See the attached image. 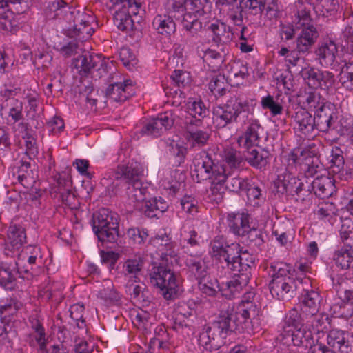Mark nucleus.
<instances>
[{"instance_id":"obj_1","label":"nucleus","mask_w":353,"mask_h":353,"mask_svg":"<svg viewBox=\"0 0 353 353\" xmlns=\"http://www.w3.org/2000/svg\"><path fill=\"white\" fill-rule=\"evenodd\" d=\"M217 318L201 334L199 344L210 351L225 344V339L235 332L252 331L251 318L256 314V305L244 296L236 311L226 303Z\"/></svg>"},{"instance_id":"obj_2","label":"nucleus","mask_w":353,"mask_h":353,"mask_svg":"<svg viewBox=\"0 0 353 353\" xmlns=\"http://www.w3.org/2000/svg\"><path fill=\"white\" fill-rule=\"evenodd\" d=\"M91 223L93 231L101 242H117L119 236V216L117 213L108 208H101L93 213Z\"/></svg>"},{"instance_id":"obj_3","label":"nucleus","mask_w":353,"mask_h":353,"mask_svg":"<svg viewBox=\"0 0 353 353\" xmlns=\"http://www.w3.org/2000/svg\"><path fill=\"white\" fill-rule=\"evenodd\" d=\"M150 283L159 289L160 294L166 300H172L181 293L179 276L169 267L154 266L149 273Z\"/></svg>"},{"instance_id":"obj_4","label":"nucleus","mask_w":353,"mask_h":353,"mask_svg":"<svg viewBox=\"0 0 353 353\" xmlns=\"http://www.w3.org/2000/svg\"><path fill=\"white\" fill-rule=\"evenodd\" d=\"M248 106V101L241 96L231 97L225 104L214 109L213 123L219 128H225L228 125L237 123L240 114Z\"/></svg>"},{"instance_id":"obj_5","label":"nucleus","mask_w":353,"mask_h":353,"mask_svg":"<svg viewBox=\"0 0 353 353\" xmlns=\"http://www.w3.org/2000/svg\"><path fill=\"white\" fill-rule=\"evenodd\" d=\"M212 256L219 261L223 268L236 272L239 267L237 263L240 245L237 243L226 244L218 239L213 240L210 243Z\"/></svg>"},{"instance_id":"obj_6","label":"nucleus","mask_w":353,"mask_h":353,"mask_svg":"<svg viewBox=\"0 0 353 353\" xmlns=\"http://www.w3.org/2000/svg\"><path fill=\"white\" fill-rule=\"evenodd\" d=\"M303 285H310L309 279L288 277L284 279H272L269 288L272 296L278 300L289 301L296 296L297 291Z\"/></svg>"},{"instance_id":"obj_7","label":"nucleus","mask_w":353,"mask_h":353,"mask_svg":"<svg viewBox=\"0 0 353 353\" xmlns=\"http://www.w3.org/2000/svg\"><path fill=\"white\" fill-rule=\"evenodd\" d=\"M192 176L198 183L207 179H212L218 172H223V166L216 164L208 153L203 151L196 154L193 159Z\"/></svg>"},{"instance_id":"obj_8","label":"nucleus","mask_w":353,"mask_h":353,"mask_svg":"<svg viewBox=\"0 0 353 353\" xmlns=\"http://www.w3.org/2000/svg\"><path fill=\"white\" fill-rule=\"evenodd\" d=\"M143 168L137 162L128 163L127 165H119L116 171L111 173L109 177L113 180L110 185L112 186V191L117 193L118 187L122 181H125L128 185L140 181L141 176L143 174ZM109 185V183H108Z\"/></svg>"},{"instance_id":"obj_9","label":"nucleus","mask_w":353,"mask_h":353,"mask_svg":"<svg viewBox=\"0 0 353 353\" xmlns=\"http://www.w3.org/2000/svg\"><path fill=\"white\" fill-rule=\"evenodd\" d=\"M72 28L68 29V35L75 37L80 41L88 40L94 32L92 23L94 22V17L85 12H78L74 17Z\"/></svg>"},{"instance_id":"obj_10","label":"nucleus","mask_w":353,"mask_h":353,"mask_svg":"<svg viewBox=\"0 0 353 353\" xmlns=\"http://www.w3.org/2000/svg\"><path fill=\"white\" fill-rule=\"evenodd\" d=\"M174 123L173 114L165 112L159 114L157 118L149 120L141 128V134L143 135L157 137L170 129Z\"/></svg>"},{"instance_id":"obj_11","label":"nucleus","mask_w":353,"mask_h":353,"mask_svg":"<svg viewBox=\"0 0 353 353\" xmlns=\"http://www.w3.org/2000/svg\"><path fill=\"white\" fill-rule=\"evenodd\" d=\"M8 240L4 244L3 253L13 257L26 243L24 228L19 225H11L8 230Z\"/></svg>"},{"instance_id":"obj_12","label":"nucleus","mask_w":353,"mask_h":353,"mask_svg":"<svg viewBox=\"0 0 353 353\" xmlns=\"http://www.w3.org/2000/svg\"><path fill=\"white\" fill-rule=\"evenodd\" d=\"M227 221L230 232L236 236L244 237L251 226L252 217L246 210L232 212L228 214Z\"/></svg>"},{"instance_id":"obj_13","label":"nucleus","mask_w":353,"mask_h":353,"mask_svg":"<svg viewBox=\"0 0 353 353\" xmlns=\"http://www.w3.org/2000/svg\"><path fill=\"white\" fill-rule=\"evenodd\" d=\"M154 241L156 243L163 246L161 250V263L160 265L170 268V266H174L179 263V256L178 254L177 246L176 244L170 242V239L168 235H157L155 236Z\"/></svg>"},{"instance_id":"obj_14","label":"nucleus","mask_w":353,"mask_h":353,"mask_svg":"<svg viewBox=\"0 0 353 353\" xmlns=\"http://www.w3.org/2000/svg\"><path fill=\"white\" fill-rule=\"evenodd\" d=\"M245 129L243 134L239 138L238 143L240 146H257L260 142V135L263 132V128L256 119L248 118L245 123Z\"/></svg>"},{"instance_id":"obj_15","label":"nucleus","mask_w":353,"mask_h":353,"mask_svg":"<svg viewBox=\"0 0 353 353\" xmlns=\"http://www.w3.org/2000/svg\"><path fill=\"white\" fill-rule=\"evenodd\" d=\"M106 96L117 102H123L135 94L131 80L112 81L106 89Z\"/></svg>"},{"instance_id":"obj_16","label":"nucleus","mask_w":353,"mask_h":353,"mask_svg":"<svg viewBox=\"0 0 353 353\" xmlns=\"http://www.w3.org/2000/svg\"><path fill=\"white\" fill-rule=\"evenodd\" d=\"M292 118L294 130L307 137L315 136V119L307 110L299 109Z\"/></svg>"},{"instance_id":"obj_17","label":"nucleus","mask_w":353,"mask_h":353,"mask_svg":"<svg viewBox=\"0 0 353 353\" xmlns=\"http://www.w3.org/2000/svg\"><path fill=\"white\" fill-rule=\"evenodd\" d=\"M250 281L248 273L234 274L229 281L221 285V293L227 299H232L239 296L247 286Z\"/></svg>"},{"instance_id":"obj_18","label":"nucleus","mask_w":353,"mask_h":353,"mask_svg":"<svg viewBox=\"0 0 353 353\" xmlns=\"http://www.w3.org/2000/svg\"><path fill=\"white\" fill-rule=\"evenodd\" d=\"M145 264L143 256L138 253L125 259L122 266L125 281H140V276Z\"/></svg>"},{"instance_id":"obj_19","label":"nucleus","mask_w":353,"mask_h":353,"mask_svg":"<svg viewBox=\"0 0 353 353\" xmlns=\"http://www.w3.org/2000/svg\"><path fill=\"white\" fill-rule=\"evenodd\" d=\"M298 101L303 106V109L315 111L327 103L320 92L312 88L301 89L297 95Z\"/></svg>"},{"instance_id":"obj_20","label":"nucleus","mask_w":353,"mask_h":353,"mask_svg":"<svg viewBox=\"0 0 353 353\" xmlns=\"http://www.w3.org/2000/svg\"><path fill=\"white\" fill-rule=\"evenodd\" d=\"M141 7H135V5L117 8L114 14V23L121 31H130L133 30L134 21L132 15H137L138 10Z\"/></svg>"},{"instance_id":"obj_21","label":"nucleus","mask_w":353,"mask_h":353,"mask_svg":"<svg viewBox=\"0 0 353 353\" xmlns=\"http://www.w3.org/2000/svg\"><path fill=\"white\" fill-rule=\"evenodd\" d=\"M297 152H299V150ZM294 163L299 164L303 170L305 171L306 177L313 176L318 170V159L310 150L293 152L290 154V158Z\"/></svg>"},{"instance_id":"obj_22","label":"nucleus","mask_w":353,"mask_h":353,"mask_svg":"<svg viewBox=\"0 0 353 353\" xmlns=\"http://www.w3.org/2000/svg\"><path fill=\"white\" fill-rule=\"evenodd\" d=\"M208 31L212 33L213 42L226 46L232 40V33L229 26L219 20L211 21L205 26Z\"/></svg>"},{"instance_id":"obj_23","label":"nucleus","mask_w":353,"mask_h":353,"mask_svg":"<svg viewBox=\"0 0 353 353\" xmlns=\"http://www.w3.org/2000/svg\"><path fill=\"white\" fill-rule=\"evenodd\" d=\"M307 187L308 190L311 188L315 195L321 199L331 196L336 189L334 180L325 175L316 177Z\"/></svg>"},{"instance_id":"obj_24","label":"nucleus","mask_w":353,"mask_h":353,"mask_svg":"<svg viewBox=\"0 0 353 353\" xmlns=\"http://www.w3.org/2000/svg\"><path fill=\"white\" fill-rule=\"evenodd\" d=\"M347 336L348 334L343 331L332 330L327 334V342L338 353H350L352 349Z\"/></svg>"},{"instance_id":"obj_25","label":"nucleus","mask_w":353,"mask_h":353,"mask_svg":"<svg viewBox=\"0 0 353 353\" xmlns=\"http://www.w3.org/2000/svg\"><path fill=\"white\" fill-rule=\"evenodd\" d=\"M244 156L248 164L259 170L264 169L269 162L270 154L266 150H259L254 146L244 147Z\"/></svg>"},{"instance_id":"obj_26","label":"nucleus","mask_w":353,"mask_h":353,"mask_svg":"<svg viewBox=\"0 0 353 353\" xmlns=\"http://www.w3.org/2000/svg\"><path fill=\"white\" fill-rule=\"evenodd\" d=\"M199 55L203 59L213 70H218L223 63L225 57L228 52L227 46H222L221 52L208 48L205 50H199L197 48Z\"/></svg>"},{"instance_id":"obj_27","label":"nucleus","mask_w":353,"mask_h":353,"mask_svg":"<svg viewBox=\"0 0 353 353\" xmlns=\"http://www.w3.org/2000/svg\"><path fill=\"white\" fill-rule=\"evenodd\" d=\"M295 8L293 23L296 28L313 24L311 11L314 8L311 3L299 1Z\"/></svg>"},{"instance_id":"obj_28","label":"nucleus","mask_w":353,"mask_h":353,"mask_svg":"<svg viewBox=\"0 0 353 353\" xmlns=\"http://www.w3.org/2000/svg\"><path fill=\"white\" fill-rule=\"evenodd\" d=\"M332 105L327 103L321 108L315 110V126L316 130L321 132H327L332 126L333 121Z\"/></svg>"},{"instance_id":"obj_29","label":"nucleus","mask_w":353,"mask_h":353,"mask_svg":"<svg viewBox=\"0 0 353 353\" xmlns=\"http://www.w3.org/2000/svg\"><path fill=\"white\" fill-rule=\"evenodd\" d=\"M305 285L301 287L305 292V294L301 298V310L303 313H308L307 315L310 317H312L319 311V307L320 303V295L319 294L313 290H309L305 288Z\"/></svg>"},{"instance_id":"obj_30","label":"nucleus","mask_w":353,"mask_h":353,"mask_svg":"<svg viewBox=\"0 0 353 353\" xmlns=\"http://www.w3.org/2000/svg\"><path fill=\"white\" fill-rule=\"evenodd\" d=\"M104 63L105 61L100 54L85 52L76 59L75 66L87 74L99 65L103 67Z\"/></svg>"},{"instance_id":"obj_31","label":"nucleus","mask_w":353,"mask_h":353,"mask_svg":"<svg viewBox=\"0 0 353 353\" xmlns=\"http://www.w3.org/2000/svg\"><path fill=\"white\" fill-rule=\"evenodd\" d=\"M338 48L332 41H326L316 50V53L320 63L323 67L332 66L336 59Z\"/></svg>"},{"instance_id":"obj_32","label":"nucleus","mask_w":353,"mask_h":353,"mask_svg":"<svg viewBox=\"0 0 353 353\" xmlns=\"http://www.w3.org/2000/svg\"><path fill=\"white\" fill-rule=\"evenodd\" d=\"M173 16L167 14H159L154 17L152 21V27L159 34L162 35H171L176 31V23Z\"/></svg>"},{"instance_id":"obj_33","label":"nucleus","mask_w":353,"mask_h":353,"mask_svg":"<svg viewBox=\"0 0 353 353\" xmlns=\"http://www.w3.org/2000/svg\"><path fill=\"white\" fill-rule=\"evenodd\" d=\"M171 79L174 83V85L178 88V89L173 90V88L168 89L164 88L165 94H174L175 96L179 95L184 97V92L181 89H185L188 88L191 83V77L190 73L186 71L182 70H174L173 74L171 76Z\"/></svg>"},{"instance_id":"obj_34","label":"nucleus","mask_w":353,"mask_h":353,"mask_svg":"<svg viewBox=\"0 0 353 353\" xmlns=\"http://www.w3.org/2000/svg\"><path fill=\"white\" fill-rule=\"evenodd\" d=\"M223 173L221 172L220 174L226 178V180L224 181L226 190L237 193L245 189L248 179L240 177L238 171L228 170L225 166H223Z\"/></svg>"},{"instance_id":"obj_35","label":"nucleus","mask_w":353,"mask_h":353,"mask_svg":"<svg viewBox=\"0 0 353 353\" xmlns=\"http://www.w3.org/2000/svg\"><path fill=\"white\" fill-rule=\"evenodd\" d=\"M30 0H0V16L7 17L6 12L10 14H21L29 9Z\"/></svg>"},{"instance_id":"obj_36","label":"nucleus","mask_w":353,"mask_h":353,"mask_svg":"<svg viewBox=\"0 0 353 353\" xmlns=\"http://www.w3.org/2000/svg\"><path fill=\"white\" fill-rule=\"evenodd\" d=\"M333 261L342 270L353 267V249L351 245L339 248L333 254Z\"/></svg>"},{"instance_id":"obj_37","label":"nucleus","mask_w":353,"mask_h":353,"mask_svg":"<svg viewBox=\"0 0 353 353\" xmlns=\"http://www.w3.org/2000/svg\"><path fill=\"white\" fill-rule=\"evenodd\" d=\"M291 340L294 345L310 348V351L315 344L312 332L310 330L305 329L304 327L297 328L292 331Z\"/></svg>"},{"instance_id":"obj_38","label":"nucleus","mask_w":353,"mask_h":353,"mask_svg":"<svg viewBox=\"0 0 353 353\" xmlns=\"http://www.w3.org/2000/svg\"><path fill=\"white\" fill-rule=\"evenodd\" d=\"M29 323L30 327L34 331L35 340L33 339V336L32 334L29 335V341L28 343L30 346H34L36 344L40 345L42 348L46 345V339H45V329L43 328L41 321L39 319L37 314H32L29 317Z\"/></svg>"},{"instance_id":"obj_39","label":"nucleus","mask_w":353,"mask_h":353,"mask_svg":"<svg viewBox=\"0 0 353 353\" xmlns=\"http://www.w3.org/2000/svg\"><path fill=\"white\" fill-rule=\"evenodd\" d=\"M225 180L226 178L224 175L221 174L220 172H218L216 176L212 179V184L208 194L210 201L219 203L223 201L226 190L224 185V181Z\"/></svg>"},{"instance_id":"obj_40","label":"nucleus","mask_w":353,"mask_h":353,"mask_svg":"<svg viewBox=\"0 0 353 353\" xmlns=\"http://www.w3.org/2000/svg\"><path fill=\"white\" fill-rule=\"evenodd\" d=\"M185 265L189 272L198 281L208 276V267L202 259L190 256L186 259Z\"/></svg>"},{"instance_id":"obj_41","label":"nucleus","mask_w":353,"mask_h":353,"mask_svg":"<svg viewBox=\"0 0 353 353\" xmlns=\"http://www.w3.org/2000/svg\"><path fill=\"white\" fill-rule=\"evenodd\" d=\"M182 26L186 31L187 37L192 40V38L201 30L202 23L199 19L198 15L187 12L183 14Z\"/></svg>"},{"instance_id":"obj_42","label":"nucleus","mask_w":353,"mask_h":353,"mask_svg":"<svg viewBox=\"0 0 353 353\" xmlns=\"http://www.w3.org/2000/svg\"><path fill=\"white\" fill-rule=\"evenodd\" d=\"M68 12L70 14H73V12H70V7L63 0H53L49 1L46 9V14L50 19L63 17Z\"/></svg>"},{"instance_id":"obj_43","label":"nucleus","mask_w":353,"mask_h":353,"mask_svg":"<svg viewBox=\"0 0 353 353\" xmlns=\"http://www.w3.org/2000/svg\"><path fill=\"white\" fill-rule=\"evenodd\" d=\"M307 314L303 313L301 310L299 312L296 309H292L285 316V323L288 327H294L295 330L303 327L305 324H308L310 322V316Z\"/></svg>"},{"instance_id":"obj_44","label":"nucleus","mask_w":353,"mask_h":353,"mask_svg":"<svg viewBox=\"0 0 353 353\" xmlns=\"http://www.w3.org/2000/svg\"><path fill=\"white\" fill-rule=\"evenodd\" d=\"M243 190L246 192L248 201L252 206L259 208L264 203L265 196L259 185L248 182Z\"/></svg>"},{"instance_id":"obj_45","label":"nucleus","mask_w":353,"mask_h":353,"mask_svg":"<svg viewBox=\"0 0 353 353\" xmlns=\"http://www.w3.org/2000/svg\"><path fill=\"white\" fill-rule=\"evenodd\" d=\"M272 271V279H284L288 277H297L292 267L283 262H273L270 265Z\"/></svg>"},{"instance_id":"obj_46","label":"nucleus","mask_w":353,"mask_h":353,"mask_svg":"<svg viewBox=\"0 0 353 353\" xmlns=\"http://www.w3.org/2000/svg\"><path fill=\"white\" fill-rule=\"evenodd\" d=\"M242 156L240 152L232 148L225 150L223 155V164L220 166H225L228 170L238 171V168L242 162Z\"/></svg>"},{"instance_id":"obj_47","label":"nucleus","mask_w":353,"mask_h":353,"mask_svg":"<svg viewBox=\"0 0 353 353\" xmlns=\"http://www.w3.org/2000/svg\"><path fill=\"white\" fill-rule=\"evenodd\" d=\"M199 290L207 296H215L219 291L221 292V285L215 278L208 276L198 281Z\"/></svg>"},{"instance_id":"obj_48","label":"nucleus","mask_w":353,"mask_h":353,"mask_svg":"<svg viewBox=\"0 0 353 353\" xmlns=\"http://www.w3.org/2000/svg\"><path fill=\"white\" fill-rule=\"evenodd\" d=\"M329 163L332 172L334 174H339L343 170L345 160L340 148L335 147L332 149Z\"/></svg>"},{"instance_id":"obj_49","label":"nucleus","mask_w":353,"mask_h":353,"mask_svg":"<svg viewBox=\"0 0 353 353\" xmlns=\"http://www.w3.org/2000/svg\"><path fill=\"white\" fill-rule=\"evenodd\" d=\"M186 138L188 141L192 143L193 146L202 147L207 143L210 138V134L206 131L199 129H192V127L190 126Z\"/></svg>"},{"instance_id":"obj_50","label":"nucleus","mask_w":353,"mask_h":353,"mask_svg":"<svg viewBox=\"0 0 353 353\" xmlns=\"http://www.w3.org/2000/svg\"><path fill=\"white\" fill-rule=\"evenodd\" d=\"M22 306L21 302L16 300H10L9 303L0 305V316L1 323L9 324L11 321L10 316L14 315Z\"/></svg>"},{"instance_id":"obj_51","label":"nucleus","mask_w":353,"mask_h":353,"mask_svg":"<svg viewBox=\"0 0 353 353\" xmlns=\"http://www.w3.org/2000/svg\"><path fill=\"white\" fill-rule=\"evenodd\" d=\"M172 328L183 336H189L194 333L192 320L190 318H183L181 316L174 317Z\"/></svg>"},{"instance_id":"obj_52","label":"nucleus","mask_w":353,"mask_h":353,"mask_svg":"<svg viewBox=\"0 0 353 353\" xmlns=\"http://www.w3.org/2000/svg\"><path fill=\"white\" fill-rule=\"evenodd\" d=\"M97 297L106 305L115 304L120 301L119 293L114 289L113 285L110 283L98 292Z\"/></svg>"},{"instance_id":"obj_53","label":"nucleus","mask_w":353,"mask_h":353,"mask_svg":"<svg viewBox=\"0 0 353 353\" xmlns=\"http://www.w3.org/2000/svg\"><path fill=\"white\" fill-rule=\"evenodd\" d=\"M339 80L346 90H353V62L347 63L341 68Z\"/></svg>"},{"instance_id":"obj_54","label":"nucleus","mask_w":353,"mask_h":353,"mask_svg":"<svg viewBox=\"0 0 353 353\" xmlns=\"http://www.w3.org/2000/svg\"><path fill=\"white\" fill-rule=\"evenodd\" d=\"M140 281H134L131 280L125 281V291L130 299L136 301H140L144 296V285L137 284Z\"/></svg>"},{"instance_id":"obj_55","label":"nucleus","mask_w":353,"mask_h":353,"mask_svg":"<svg viewBox=\"0 0 353 353\" xmlns=\"http://www.w3.org/2000/svg\"><path fill=\"white\" fill-rule=\"evenodd\" d=\"M19 258L23 259L27 257L29 265H39L42 263L40 249L37 246L28 245L26 247L22 253L18 254Z\"/></svg>"},{"instance_id":"obj_56","label":"nucleus","mask_w":353,"mask_h":353,"mask_svg":"<svg viewBox=\"0 0 353 353\" xmlns=\"http://www.w3.org/2000/svg\"><path fill=\"white\" fill-rule=\"evenodd\" d=\"M228 83L223 76H216L209 83V89L216 97L224 96L228 91Z\"/></svg>"},{"instance_id":"obj_57","label":"nucleus","mask_w":353,"mask_h":353,"mask_svg":"<svg viewBox=\"0 0 353 353\" xmlns=\"http://www.w3.org/2000/svg\"><path fill=\"white\" fill-rule=\"evenodd\" d=\"M332 310L336 317L348 319L353 316V304L343 299L340 303L334 304Z\"/></svg>"},{"instance_id":"obj_58","label":"nucleus","mask_w":353,"mask_h":353,"mask_svg":"<svg viewBox=\"0 0 353 353\" xmlns=\"http://www.w3.org/2000/svg\"><path fill=\"white\" fill-rule=\"evenodd\" d=\"M309 325L316 328L318 332H324L330 327V319L326 314H317L309 317Z\"/></svg>"},{"instance_id":"obj_59","label":"nucleus","mask_w":353,"mask_h":353,"mask_svg":"<svg viewBox=\"0 0 353 353\" xmlns=\"http://www.w3.org/2000/svg\"><path fill=\"white\" fill-rule=\"evenodd\" d=\"M170 153L177 159V162L181 164L184 161L187 154V148L182 143L174 140H168L167 142Z\"/></svg>"},{"instance_id":"obj_60","label":"nucleus","mask_w":353,"mask_h":353,"mask_svg":"<svg viewBox=\"0 0 353 353\" xmlns=\"http://www.w3.org/2000/svg\"><path fill=\"white\" fill-rule=\"evenodd\" d=\"M229 66V75L230 78L240 79L239 81H242L249 76L248 68L246 64H244L242 61H234Z\"/></svg>"},{"instance_id":"obj_61","label":"nucleus","mask_w":353,"mask_h":353,"mask_svg":"<svg viewBox=\"0 0 353 353\" xmlns=\"http://www.w3.org/2000/svg\"><path fill=\"white\" fill-rule=\"evenodd\" d=\"M119 58L123 65L130 70H133L138 63L135 54L128 47L121 48Z\"/></svg>"},{"instance_id":"obj_62","label":"nucleus","mask_w":353,"mask_h":353,"mask_svg":"<svg viewBox=\"0 0 353 353\" xmlns=\"http://www.w3.org/2000/svg\"><path fill=\"white\" fill-rule=\"evenodd\" d=\"M239 258H237V263H239V268L236 269V272L239 273H245L248 268L254 265L255 259L253 255L250 254L248 252L239 251Z\"/></svg>"},{"instance_id":"obj_63","label":"nucleus","mask_w":353,"mask_h":353,"mask_svg":"<svg viewBox=\"0 0 353 353\" xmlns=\"http://www.w3.org/2000/svg\"><path fill=\"white\" fill-rule=\"evenodd\" d=\"M302 76L307 81L309 88H320V70L314 68H305L302 71Z\"/></svg>"},{"instance_id":"obj_64","label":"nucleus","mask_w":353,"mask_h":353,"mask_svg":"<svg viewBox=\"0 0 353 353\" xmlns=\"http://www.w3.org/2000/svg\"><path fill=\"white\" fill-rule=\"evenodd\" d=\"M188 10L196 15H203L209 11V0H188Z\"/></svg>"}]
</instances>
